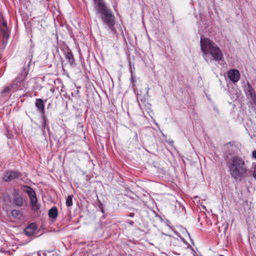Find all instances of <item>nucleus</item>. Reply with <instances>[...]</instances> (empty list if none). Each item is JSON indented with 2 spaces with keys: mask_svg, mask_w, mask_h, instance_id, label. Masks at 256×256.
<instances>
[{
  "mask_svg": "<svg viewBox=\"0 0 256 256\" xmlns=\"http://www.w3.org/2000/svg\"><path fill=\"white\" fill-rule=\"evenodd\" d=\"M2 54H0V59H1V58H2Z\"/></svg>",
  "mask_w": 256,
  "mask_h": 256,
  "instance_id": "393cba45",
  "label": "nucleus"
},
{
  "mask_svg": "<svg viewBox=\"0 0 256 256\" xmlns=\"http://www.w3.org/2000/svg\"><path fill=\"white\" fill-rule=\"evenodd\" d=\"M11 214L12 216L16 218L19 219L22 216L20 212L18 210H13L11 212Z\"/></svg>",
  "mask_w": 256,
  "mask_h": 256,
  "instance_id": "dca6fc26",
  "label": "nucleus"
},
{
  "mask_svg": "<svg viewBox=\"0 0 256 256\" xmlns=\"http://www.w3.org/2000/svg\"><path fill=\"white\" fill-rule=\"evenodd\" d=\"M228 76L232 82L236 83L240 80V73L238 70L232 69L228 72Z\"/></svg>",
  "mask_w": 256,
  "mask_h": 256,
  "instance_id": "9d476101",
  "label": "nucleus"
},
{
  "mask_svg": "<svg viewBox=\"0 0 256 256\" xmlns=\"http://www.w3.org/2000/svg\"><path fill=\"white\" fill-rule=\"evenodd\" d=\"M146 92L144 96H142L140 94H138L137 96L138 100H140L141 102L145 105L146 106H150V104H148L147 101L148 100V98L150 96H148V90L149 88H146Z\"/></svg>",
  "mask_w": 256,
  "mask_h": 256,
  "instance_id": "ddd939ff",
  "label": "nucleus"
},
{
  "mask_svg": "<svg viewBox=\"0 0 256 256\" xmlns=\"http://www.w3.org/2000/svg\"><path fill=\"white\" fill-rule=\"evenodd\" d=\"M72 198H73L72 195H69L67 197L66 200V205L67 206L70 207L72 205V204H73Z\"/></svg>",
  "mask_w": 256,
  "mask_h": 256,
  "instance_id": "a211bd4d",
  "label": "nucleus"
},
{
  "mask_svg": "<svg viewBox=\"0 0 256 256\" xmlns=\"http://www.w3.org/2000/svg\"><path fill=\"white\" fill-rule=\"evenodd\" d=\"M22 190L26 192L30 197L32 210L34 212L37 211L40 208V204H38V199L34 190L28 186H23Z\"/></svg>",
  "mask_w": 256,
  "mask_h": 256,
  "instance_id": "39448f33",
  "label": "nucleus"
},
{
  "mask_svg": "<svg viewBox=\"0 0 256 256\" xmlns=\"http://www.w3.org/2000/svg\"><path fill=\"white\" fill-rule=\"evenodd\" d=\"M96 8L98 12L102 14V22L108 26L112 34L117 36L118 33L114 27L116 18L111 10L107 8L105 2L99 3V5L96 6Z\"/></svg>",
  "mask_w": 256,
  "mask_h": 256,
  "instance_id": "7ed1b4c3",
  "label": "nucleus"
},
{
  "mask_svg": "<svg viewBox=\"0 0 256 256\" xmlns=\"http://www.w3.org/2000/svg\"><path fill=\"white\" fill-rule=\"evenodd\" d=\"M250 171L252 174V176L256 179V162H252Z\"/></svg>",
  "mask_w": 256,
  "mask_h": 256,
  "instance_id": "f3484780",
  "label": "nucleus"
},
{
  "mask_svg": "<svg viewBox=\"0 0 256 256\" xmlns=\"http://www.w3.org/2000/svg\"><path fill=\"white\" fill-rule=\"evenodd\" d=\"M134 212H131L129 214V216L134 217Z\"/></svg>",
  "mask_w": 256,
  "mask_h": 256,
  "instance_id": "5701e85b",
  "label": "nucleus"
},
{
  "mask_svg": "<svg viewBox=\"0 0 256 256\" xmlns=\"http://www.w3.org/2000/svg\"><path fill=\"white\" fill-rule=\"evenodd\" d=\"M27 67L28 66H24L21 72L18 74L15 80L12 81L8 86L4 88L1 92L2 96H8L10 92H14L18 90L22 89L24 81L28 72V69Z\"/></svg>",
  "mask_w": 256,
  "mask_h": 256,
  "instance_id": "20e7f679",
  "label": "nucleus"
},
{
  "mask_svg": "<svg viewBox=\"0 0 256 256\" xmlns=\"http://www.w3.org/2000/svg\"><path fill=\"white\" fill-rule=\"evenodd\" d=\"M35 106L37 108V110L42 115H44L45 114L44 102L42 99L36 98L35 102Z\"/></svg>",
  "mask_w": 256,
  "mask_h": 256,
  "instance_id": "9b49d317",
  "label": "nucleus"
},
{
  "mask_svg": "<svg viewBox=\"0 0 256 256\" xmlns=\"http://www.w3.org/2000/svg\"><path fill=\"white\" fill-rule=\"evenodd\" d=\"M244 90L246 96H250L252 98V102L256 105V94L254 88L252 87L250 84L248 82L244 86Z\"/></svg>",
  "mask_w": 256,
  "mask_h": 256,
  "instance_id": "6e6552de",
  "label": "nucleus"
},
{
  "mask_svg": "<svg viewBox=\"0 0 256 256\" xmlns=\"http://www.w3.org/2000/svg\"><path fill=\"white\" fill-rule=\"evenodd\" d=\"M48 216L53 220H55L58 216V212L57 208L55 206L52 207L48 211Z\"/></svg>",
  "mask_w": 256,
  "mask_h": 256,
  "instance_id": "2eb2a0df",
  "label": "nucleus"
},
{
  "mask_svg": "<svg viewBox=\"0 0 256 256\" xmlns=\"http://www.w3.org/2000/svg\"><path fill=\"white\" fill-rule=\"evenodd\" d=\"M22 174L16 170H7L4 173L2 180L4 182H9L18 178L22 179Z\"/></svg>",
  "mask_w": 256,
  "mask_h": 256,
  "instance_id": "0eeeda50",
  "label": "nucleus"
},
{
  "mask_svg": "<svg viewBox=\"0 0 256 256\" xmlns=\"http://www.w3.org/2000/svg\"><path fill=\"white\" fill-rule=\"evenodd\" d=\"M65 57L71 66H73L74 65L75 66V60L74 58V55L70 50H68L67 52L65 53Z\"/></svg>",
  "mask_w": 256,
  "mask_h": 256,
  "instance_id": "4468645a",
  "label": "nucleus"
},
{
  "mask_svg": "<svg viewBox=\"0 0 256 256\" xmlns=\"http://www.w3.org/2000/svg\"><path fill=\"white\" fill-rule=\"evenodd\" d=\"M128 224L132 226H134V222L132 220H129Z\"/></svg>",
  "mask_w": 256,
  "mask_h": 256,
  "instance_id": "4be33fe9",
  "label": "nucleus"
},
{
  "mask_svg": "<svg viewBox=\"0 0 256 256\" xmlns=\"http://www.w3.org/2000/svg\"><path fill=\"white\" fill-rule=\"evenodd\" d=\"M38 229V226L36 223L32 222L28 224L24 229V232L27 236H32L36 233Z\"/></svg>",
  "mask_w": 256,
  "mask_h": 256,
  "instance_id": "1a4fd4ad",
  "label": "nucleus"
},
{
  "mask_svg": "<svg viewBox=\"0 0 256 256\" xmlns=\"http://www.w3.org/2000/svg\"><path fill=\"white\" fill-rule=\"evenodd\" d=\"M0 29L2 36V44L0 46V49L2 51L6 47L10 37V31L7 26V22L4 20L3 16L0 20Z\"/></svg>",
  "mask_w": 256,
  "mask_h": 256,
  "instance_id": "423d86ee",
  "label": "nucleus"
},
{
  "mask_svg": "<svg viewBox=\"0 0 256 256\" xmlns=\"http://www.w3.org/2000/svg\"><path fill=\"white\" fill-rule=\"evenodd\" d=\"M94 4L96 5V6H98L99 5V3L103 4L104 2V0H94Z\"/></svg>",
  "mask_w": 256,
  "mask_h": 256,
  "instance_id": "aec40b11",
  "label": "nucleus"
},
{
  "mask_svg": "<svg viewBox=\"0 0 256 256\" xmlns=\"http://www.w3.org/2000/svg\"><path fill=\"white\" fill-rule=\"evenodd\" d=\"M13 202L14 204L19 207L22 206L24 204L22 196L18 192H16L14 194Z\"/></svg>",
  "mask_w": 256,
  "mask_h": 256,
  "instance_id": "f8f14e48",
  "label": "nucleus"
},
{
  "mask_svg": "<svg viewBox=\"0 0 256 256\" xmlns=\"http://www.w3.org/2000/svg\"><path fill=\"white\" fill-rule=\"evenodd\" d=\"M252 157L254 159H256V150L252 151Z\"/></svg>",
  "mask_w": 256,
  "mask_h": 256,
  "instance_id": "412c9836",
  "label": "nucleus"
},
{
  "mask_svg": "<svg viewBox=\"0 0 256 256\" xmlns=\"http://www.w3.org/2000/svg\"><path fill=\"white\" fill-rule=\"evenodd\" d=\"M174 143V142L173 141H169L168 142V144L170 145H172Z\"/></svg>",
  "mask_w": 256,
  "mask_h": 256,
  "instance_id": "b1692460",
  "label": "nucleus"
},
{
  "mask_svg": "<svg viewBox=\"0 0 256 256\" xmlns=\"http://www.w3.org/2000/svg\"><path fill=\"white\" fill-rule=\"evenodd\" d=\"M42 118L43 119V122L42 124V128L44 129L46 128L47 119L45 116V114L42 115Z\"/></svg>",
  "mask_w": 256,
  "mask_h": 256,
  "instance_id": "6ab92c4d",
  "label": "nucleus"
},
{
  "mask_svg": "<svg viewBox=\"0 0 256 256\" xmlns=\"http://www.w3.org/2000/svg\"><path fill=\"white\" fill-rule=\"evenodd\" d=\"M200 49L204 55L210 54L216 61H220L223 58V54L220 49L209 38L200 36Z\"/></svg>",
  "mask_w": 256,
  "mask_h": 256,
  "instance_id": "f03ea898",
  "label": "nucleus"
},
{
  "mask_svg": "<svg viewBox=\"0 0 256 256\" xmlns=\"http://www.w3.org/2000/svg\"><path fill=\"white\" fill-rule=\"evenodd\" d=\"M224 158L228 166L230 176L236 180L241 182L247 175L248 169L244 160L240 156L226 152Z\"/></svg>",
  "mask_w": 256,
  "mask_h": 256,
  "instance_id": "f257e3e1",
  "label": "nucleus"
}]
</instances>
